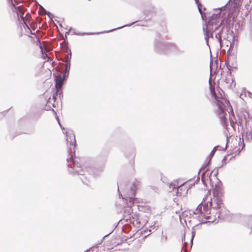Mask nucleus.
<instances>
[{
	"instance_id": "nucleus-1",
	"label": "nucleus",
	"mask_w": 252,
	"mask_h": 252,
	"mask_svg": "<svg viewBox=\"0 0 252 252\" xmlns=\"http://www.w3.org/2000/svg\"><path fill=\"white\" fill-rule=\"evenodd\" d=\"M208 195L203 199L204 201L209 203V206L212 209V213H219V219L220 218L221 211L224 208L223 203V191L222 185L218 183L216 185L213 189V197L211 196V193L208 192Z\"/></svg>"
},
{
	"instance_id": "nucleus-2",
	"label": "nucleus",
	"mask_w": 252,
	"mask_h": 252,
	"mask_svg": "<svg viewBox=\"0 0 252 252\" xmlns=\"http://www.w3.org/2000/svg\"><path fill=\"white\" fill-rule=\"evenodd\" d=\"M210 84V90L212 95L214 97L216 100V105L218 107V110L217 111V113L220 117L221 125L224 126L226 127L228 126V122L227 119L225 118V115H226V113L224 112V103L225 102L227 104H229V102L228 101H226L224 98L218 96L215 92V87L213 86L211 84V79L209 81Z\"/></svg>"
},
{
	"instance_id": "nucleus-3",
	"label": "nucleus",
	"mask_w": 252,
	"mask_h": 252,
	"mask_svg": "<svg viewBox=\"0 0 252 252\" xmlns=\"http://www.w3.org/2000/svg\"><path fill=\"white\" fill-rule=\"evenodd\" d=\"M194 213L198 215L200 219L204 218L209 222H214L219 219V213L213 214L211 208L208 206V202L206 201L199 204Z\"/></svg>"
},
{
	"instance_id": "nucleus-4",
	"label": "nucleus",
	"mask_w": 252,
	"mask_h": 252,
	"mask_svg": "<svg viewBox=\"0 0 252 252\" xmlns=\"http://www.w3.org/2000/svg\"><path fill=\"white\" fill-rule=\"evenodd\" d=\"M66 142L68 148V152L70 157L67 158V162H73L75 164L73 157L75 156V149L76 147V140L75 135L71 133L66 132Z\"/></svg>"
},
{
	"instance_id": "nucleus-5",
	"label": "nucleus",
	"mask_w": 252,
	"mask_h": 252,
	"mask_svg": "<svg viewBox=\"0 0 252 252\" xmlns=\"http://www.w3.org/2000/svg\"><path fill=\"white\" fill-rule=\"evenodd\" d=\"M227 146L229 148L230 154L236 156L238 155L245 146L243 142H241L240 138L238 140L236 138H233L227 143Z\"/></svg>"
},
{
	"instance_id": "nucleus-6",
	"label": "nucleus",
	"mask_w": 252,
	"mask_h": 252,
	"mask_svg": "<svg viewBox=\"0 0 252 252\" xmlns=\"http://www.w3.org/2000/svg\"><path fill=\"white\" fill-rule=\"evenodd\" d=\"M221 85L224 89H229L235 86V83L232 75L230 73H228L221 80Z\"/></svg>"
},
{
	"instance_id": "nucleus-7",
	"label": "nucleus",
	"mask_w": 252,
	"mask_h": 252,
	"mask_svg": "<svg viewBox=\"0 0 252 252\" xmlns=\"http://www.w3.org/2000/svg\"><path fill=\"white\" fill-rule=\"evenodd\" d=\"M64 81V77L61 74L57 75L56 78V88L58 91L61 89Z\"/></svg>"
},
{
	"instance_id": "nucleus-8",
	"label": "nucleus",
	"mask_w": 252,
	"mask_h": 252,
	"mask_svg": "<svg viewBox=\"0 0 252 252\" xmlns=\"http://www.w3.org/2000/svg\"><path fill=\"white\" fill-rule=\"evenodd\" d=\"M26 9L23 6H20L18 7H15V11L16 13L18 18L19 20V17L22 19L23 18V15L25 13Z\"/></svg>"
},
{
	"instance_id": "nucleus-9",
	"label": "nucleus",
	"mask_w": 252,
	"mask_h": 252,
	"mask_svg": "<svg viewBox=\"0 0 252 252\" xmlns=\"http://www.w3.org/2000/svg\"><path fill=\"white\" fill-rule=\"evenodd\" d=\"M170 187L172 188L173 190L174 189H177V193L178 195L181 196L182 195V193L180 191L182 190H184L185 191V193H187V188L184 187V185H182L179 187H176V185L175 184L172 183L170 184Z\"/></svg>"
},
{
	"instance_id": "nucleus-10",
	"label": "nucleus",
	"mask_w": 252,
	"mask_h": 252,
	"mask_svg": "<svg viewBox=\"0 0 252 252\" xmlns=\"http://www.w3.org/2000/svg\"><path fill=\"white\" fill-rule=\"evenodd\" d=\"M104 245L107 250H110L112 249L114 246H117V244L115 242L114 239H111L106 242H104Z\"/></svg>"
},
{
	"instance_id": "nucleus-11",
	"label": "nucleus",
	"mask_w": 252,
	"mask_h": 252,
	"mask_svg": "<svg viewBox=\"0 0 252 252\" xmlns=\"http://www.w3.org/2000/svg\"><path fill=\"white\" fill-rule=\"evenodd\" d=\"M31 15L30 14L28 13L26 15L25 17H23V18L21 19V20L23 21L25 26L28 27V23H30V21L31 19Z\"/></svg>"
},
{
	"instance_id": "nucleus-12",
	"label": "nucleus",
	"mask_w": 252,
	"mask_h": 252,
	"mask_svg": "<svg viewBox=\"0 0 252 252\" xmlns=\"http://www.w3.org/2000/svg\"><path fill=\"white\" fill-rule=\"evenodd\" d=\"M71 57V55H68L66 57V61H65L66 69H68L70 68Z\"/></svg>"
},
{
	"instance_id": "nucleus-13",
	"label": "nucleus",
	"mask_w": 252,
	"mask_h": 252,
	"mask_svg": "<svg viewBox=\"0 0 252 252\" xmlns=\"http://www.w3.org/2000/svg\"><path fill=\"white\" fill-rule=\"evenodd\" d=\"M135 157V155L133 154H131L127 156V158L130 159L131 163H133V160Z\"/></svg>"
},
{
	"instance_id": "nucleus-14",
	"label": "nucleus",
	"mask_w": 252,
	"mask_h": 252,
	"mask_svg": "<svg viewBox=\"0 0 252 252\" xmlns=\"http://www.w3.org/2000/svg\"><path fill=\"white\" fill-rule=\"evenodd\" d=\"M136 198H134L133 197H129V201L130 202H131L132 203H134V201L135 200H136Z\"/></svg>"
},
{
	"instance_id": "nucleus-15",
	"label": "nucleus",
	"mask_w": 252,
	"mask_h": 252,
	"mask_svg": "<svg viewBox=\"0 0 252 252\" xmlns=\"http://www.w3.org/2000/svg\"><path fill=\"white\" fill-rule=\"evenodd\" d=\"M206 174H207V172H206V173H204V174H203V175H202V180L203 181H204L205 178V175H206Z\"/></svg>"
},
{
	"instance_id": "nucleus-16",
	"label": "nucleus",
	"mask_w": 252,
	"mask_h": 252,
	"mask_svg": "<svg viewBox=\"0 0 252 252\" xmlns=\"http://www.w3.org/2000/svg\"><path fill=\"white\" fill-rule=\"evenodd\" d=\"M199 12H200V14H201V15H202V17H203L202 12V11H201V9L200 8H199Z\"/></svg>"
},
{
	"instance_id": "nucleus-17",
	"label": "nucleus",
	"mask_w": 252,
	"mask_h": 252,
	"mask_svg": "<svg viewBox=\"0 0 252 252\" xmlns=\"http://www.w3.org/2000/svg\"><path fill=\"white\" fill-rule=\"evenodd\" d=\"M137 186H138V184H137V183H136V184H135V190H136V189H137Z\"/></svg>"
},
{
	"instance_id": "nucleus-18",
	"label": "nucleus",
	"mask_w": 252,
	"mask_h": 252,
	"mask_svg": "<svg viewBox=\"0 0 252 252\" xmlns=\"http://www.w3.org/2000/svg\"><path fill=\"white\" fill-rule=\"evenodd\" d=\"M237 11H239V6H237Z\"/></svg>"
},
{
	"instance_id": "nucleus-19",
	"label": "nucleus",
	"mask_w": 252,
	"mask_h": 252,
	"mask_svg": "<svg viewBox=\"0 0 252 252\" xmlns=\"http://www.w3.org/2000/svg\"><path fill=\"white\" fill-rule=\"evenodd\" d=\"M135 193H136V192H134V193H133V196H135Z\"/></svg>"
},
{
	"instance_id": "nucleus-20",
	"label": "nucleus",
	"mask_w": 252,
	"mask_h": 252,
	"mask_svg": "<svg viewBox=\"0 0 252 252\" xmlns=\"http://www.w3.org/2000/svg\"><path fill=\"white\" fill-rule=\"evenodd\" d=\"M215 149H213L212 151V152H215Z\"/></svg>"
}]
</instances>
